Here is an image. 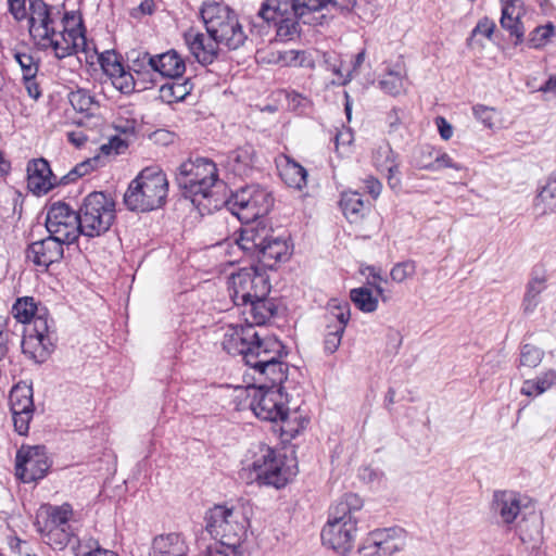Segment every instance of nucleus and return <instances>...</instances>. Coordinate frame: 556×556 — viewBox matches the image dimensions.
<instances>
[{"instance_id": "f257e3e1", "label": "nucleus", "mask_w": 556, "mask_h": 556, "mask_svg": "<svg viewBox=\"0 0 556 556\" xmlns=\"http://www.w3.org/2000/svg\"><path fill=\"white\" fill-rule=\"evenodd\" d=\"M175 180L186 199H190L199 211L218 208L220 203L213 200V188L218 181L216 164L207 157L189 159L176 172Z\"/></svg>"}, {"instance_id": "f03ea898", "label": "nucleus", "mask_w": 556, "mask_h": 556, "mask_svg": "<svg viewBox=\"0 0 556 556\" xmlns=\"http://www.w3.org/2000/svg\"><path fill=\"white\" fill-rule=\"evenodd\" d=\"M363 507V500L355 493L345 494L330 509L329 519L321 530V542L340 555L354 546L357 532L355 514Z\"/></svg>"}, {"instance_id": "7ed1b4c3", "label": "nucleus", "mask_w": 556, "mask_h": 556, "mask_svg": "<svg viewBox=\"0 0 556 556\" xmlns=\"http://www.w3.org/2000/svg\"><path fill=\"white\" fill-rule=\"evenodd\" d=\"M168 193V180L159 167L143 168L124 194V204L131 212H150L162 207Z\"/></svg>"}, {"instance_id": "20e7f679", "label": "nucleus", "mask_w": 556, "mask_h": 556, "mask_svg": "<svg viewBox=\"0 0 556 556\" xmlns=\"http://www.w3.org/2000/svg\"><path fill=\"white\" fill-rule=\"evenodd\" d=\"M200 16L207 35L229 50H237L245 42L248 37L238 15L227 4L216 1L203 2Z\"/></svg>"}, {"instance_id": "39448f33", "label": "nucleus", "mask_w": 556, "mask_h": 556, "mask_svg": "<svg viewBox=\"0 0 556 556\" xmlns=\"http://www.w3.org/2000/svg\"><path fill=\"white\" fill-rule=\"evenodd\" d=\"M204 521L215 543L239 551L249 527V519L241 509L214 505L205 513Z\"/></svg>"}, {"instance_id": "423d86ee", "label": "nucleus", "mask_w": 556, "mask_h": 556, "mask_svg": "<svg viewBox=\"0 0 556 556\" xmlns=\"http://www.w3.org/2000/svg\"><path fill=\"white\" fill-rule=\"evenodd\" d=\"M248 396L251 397L250 408L255 416L270 422H282V431L291 437L299 433L303 424L293 427L289 419L290 408L287 407L288 395L283 388H270L267 383L252 384L247 388Z\"/></svg>"}, {"instance_id": "0eeeda50", "label": "nucleus", "mask_w": 556, "mask_h": 556, "mask_svg": "<svg viewBox=\"0 0 556 556\" xmlns=\"http://www.w3.org/2000/svg\"><path fill=\"white\" fill-rule=\"evenodd\" d=\"M288 352L283 343L276 337H267L262 350L255 355L248 354L249 366L254 371L257 384L267 383L270 388H283L288 378L289 366L282 362Z\"/></svg>"}, {"instance_id": "6e6552de", "label": "nucleus", "mask_w": 556, "mask_h": 556, "mask_svg": "<svg viewBox=\"0 0 556 556\" xmlns=\"http://www.w3.org/2000/svg\"><path fill=\"white\" fill-rule=\"evenodd\" d=\"M78 211L81 236L88 238L104 235L116 218L114 199L102 191H93L85 197Z\"/></svg>"}, {"instance_id": "1a4fd4ad", "label": "nucleus", "mask_w": 556, "mask_h": 556, "mask_svg": "<svg viewBox=\"0 0 556 556\" xmlns=\"http://www.w3.org/2000/svg\"><path fill=\"white\" fill-rule=\"evenodd\" d=\"M250 453L253 454L250 465L251 473L260 485L280 489L295 475L290 466L285 465L282 457L265 443L254 445Z\"/></svg>"}, {"instance_id": "9d476101", "label": "nucleus", "mask_w": 556, "mask_h": 556, "mask_svg": "<svg viewBox=\"0 0 556 556\" xmlns=\"http://www.w3.org/2000/svg\"><path fill=\"white\" fill-rule=\"evenodd\" d=\"M223 204L241 223L254 222L269 213L274 198L258 185H248L236 190Z\"/></svg>"}, {"instance_id": "9b49d317", "label": "nucleus", "mask_w": 556, "mask_h": 556, "mask_svg": "<svg viewBox=\"0 0 556 556\" xmlns=\"http://www.w3.org/2000/svg\"><path fill=\"white\" fill-rule=\"evenodd\" d=\"M229 296L240 307L254 296H265L270 292L269 278L257 265L239 268L229 276Z\"/></svg>"}, {"instance_id": "f8f14e48", "label": "nucleus", "mask_w": 556, "mask_h": 556, "mask_svg": "<svg viewBox=\"0 0 556 556\" xmlns=\"http://www.w3.org/2000/svg\"><path fill=\"white\" fill-rule=\"evenodd\" d=\"M268 25H274L279 41H291L300 37V21L309 24L303 16L293 14L289 1L264 0L257 14Z\"/></svg>"}, {"instance_id": "ddd939ff", "label": "nucleus", "mask_w": 556, "mask_h": 556, "mask_svg": "<svg viewBox=\"0 0 556 556\" xmlns=\"http://www.w3.org/2000/svg\"><path fill=\"white\" fill-rule=\"evenodd\" d=\"M268 336H263L254 325H228L225 329L222 345L230 355H240L245 365L249 364L248 354L255 355L263 348Z\"/></svg>"}, {"instance_id": "4468645a", "label": "nucleus", "mask_w": 556, "mask_h": 556, "mask_svg": "<svg viewBox=\"0 0 556 556\" xmlns=\"http://www.w3.org/2000/svg\"><path fill=\"white\" fill-rule=\"evenodd\" d=\"M52 462L45 445L23 444L15 455V476L24 483L37 482L49 472Z\"/></svg>"}, {"instance_id": "2eb2a0df", "label": "nucleus", "mask_w": 556, "mask_h": 556, "mask_svg": "<svg viewBox=\"0 0 556 556\" xmlns=\"http://www.w3.org/2000/svg\"><path fill=\"white\" fill-rule=\"evenodd\" d=\"M79 211L73 210L62 201L52 203L47 213V231L66 242V245L74 243L80 232Z\"/></svg>"}, {"instance_id": "dca6fc26", "label": "nucleus", "mask_w": 556, "mask_h": 556, "mask_svg": "<svg viewBox=\"0 0 556 556\" xmlns=\"http://www.w3.org/2000/svg\"><path fill=\"white\" fill-rule=\"evenodd\" d=\"M61 10L46 3L43 0H28V33L36 45L40 40L48 39V35H56V17Z\"/></svg>"}, {"instance_id": "f3484780", "label": "nucleus", "mask_w": 556, "mask_h": 556, "mask_svg": "<svg viewBox=\"0 0 556 556\" xmlns=\"http://www.w3.org/2000/svg\"><path fill=\"white\" fill-rule=\"evenodd\" d=\"M65 241L49 233L47 238L31 242L26 249V258L38 267L49 268L59 263L64 256Z\"/></svg>"}, {"instance_id": "a211bd4d", "label": "nucleus", "mask_w": 556, "mask_h": 556, "mask_svg": "<svg viewBox=\"0 0 556 556\" xmlns=\"http://www.w3.org/2000/svg\"><path fill=\"white\" fill-rule=\"evenodd\" d=\"M237 244L244 253L254 257L261 248L273 237V229L263 219L242 223Z\"/></svg>"}, {"instance_id": "6ab92c4d", "label": "nucleus", "mask_w": 556, "mask_h": 556, "mask_svg": "<svg viewBox=\"0 0 556 556\" xmlns=\"http://www.w3.org/2000/svg\"><path fill=\"white\" fill-rule=\"evenodd\" d=\"M184 40L190 53L201 65L206 66L217 60L222 43L212 39L208 35L190 28L184 34Z\"/></svg>"}, {"instance_id": "aec40b11", "label": "nucleus", "mask_w": 556, "mask_h": 556, "mask_svg": "<svg viewBox=\"0 0 556 556\" xmlns=\"http://www.w3.org/2000/svg\"><path fill=\"white\" fill-rule=\"evenodd\" d=\"M127 68L139 81V90H147L156 85V65L153 54L147 51L134 50L127 55Z\"/></svg>"}, {"instance_id": "412c9836", "label": "nucleus", "mask_w": 556, "mask_h": 556, "mask_svg": "<svg viewBox=\"0 0 556 556\" xmlns=\"http://www.w3.org/2000/svg\"><path fill=\"white\" fill-rule=\"evenodd\" d=\"M330 314L337 323L327 325V333L324 339V350L327 354H333L341 344L345 327L351 317L350 304L348 302L331 304Z\"/></svg>"}, {"instance_id": "4be33fe9", "label": "nucleus", "mask_w": 556, "mask_h": 556, "mask_svg": "<svg viewBox=\"0 0 556 556\" xmlns=\"http://www.w3.org/2000/svg\"><path fill=\"white\" fill-rule=\"evenodd\" d=\"M27 174L28 188L35 193H47L58 185V178L45 159L30 161L27 165Z\"/></svg>"}, {"instance_id": "5701e85b", "label": "nucleus", "mask_w": 556, "mask_h": 556, "mask_svg": "<svg viewBox=\"0 0 556 556\" xmlns=\"http://www.w3.org/2000/svg\"><path fill=\"white\" fill-rule=\"evenodd\" d=\"M368 535L382 556H392L406 545V532L401 527L376 529Z\"/></svg>"}, {"instance_id": "b1692460", "label": "nucleus", "mask_w": 556, "mask_h": 556, "mask_svg": "<svg viewBox=\"0 0 556 556\" xmlns=\"http://www.w3.org/2000/svg\"><path fill=\"white\" fill-rule=\"evenodd\" d=\"M240 307H243L242 315L245 323L254 325V328L265 325L277 314V305L268 295L254 296Z\"/></svg>"}, {"instance_id": "393cba45", "label": "nucleus", "mask_w": 556, "mask_h": 556, "mask_svg": "<svg viewBox=\"0 0 556 556\" xmlns=\"http://www.w3.org/2000/svg\"><path fill=\"white\" fill-rule=\"evenodd\" d=\"M290 255V247L287 240L273 235L253 258L257 260L264 270L265 268H275L278 263L288 261Z\"/></svg>"}, {"instance_id": "a878e982", "label": "nucleus", "mask_w": 556, "mask_h": 556, "mask_svg": "<svg viewBox=\"0 0 556 556\" xmlns=\"http://www.w3.org/2000/svg\"><path fill=\"white\" fill-rule=\"evenodd\" d=\"M72 510L68 505L48 506L38 513L35 527L39 533L49 530L70 529Z\"/></svg>"}, {"instance_id": "bb28decb", "label": "nucleus", "mask_w": 556, "mask_h": 556, "mask_svg": "<svg viewBox=\"0 0 556 556\" xmlns=\"http://www.w3.org/2000/svg\"><path fill=\"white\" fill-rule=\"evenodd\" d=\"M492 509L505 525H511L520 514L519 494L513 491H495Z\"/></svg>"}, {"instance_id": "cd10ccee", "label": "nucleus", "mask_w": 556, "mask_h": 556, "mask_svg": "<svg viewBox=\"0 0 556 556\" xmlns=\"http://www.w3.org/2000/svg\"><path fill=\"white\" fill-rule=\"evenodd\" d=\"M150 556H188V546L179 533L160 534L152 541Z\"/></svg>"}, {"instance_id": "c85d7f7f", "label": "nucleus", "mask_w": 556, "mask_h": 556, "mask_svg": "<svg viewBox=\"0 0 556 556\" xmlns=\"http://www.w3.org/2000/svg\"><path fill=\"white\" fill-rule=\"evenodd\" d=\"M546 270L542 266H534L531 271V278L527 283V290L522 301L526 314L533 313L539 305L540 294L546 289Z\"/></svg>"}, {"instance_id": "c756f323", "label": "nucleus", "mask_w": 556, "mask_h": 556, "mask_svg": "<svg viewBox=\"0 0 556 556\" xmlns=\"http://www.w3.org/2000/svg\"><path fill=\"white\" fill-rule=\"evenodd\" d=\"M521 0H509L502 8L501 26L508 30L510 36L516 37V45L521 42L525 36V28L520 21L522 15Z\"/></svg>"}, {"instance_id": "7c9ffc66", "label": "nucleus", "mask_w": 556, "mask_h": 556, "mask_svg": "<svg viewBox=\"0 0 556 556\" xmlns=\"http://www.w3.org/2000/svg\"><path fill=\"white\" fill-rule=\"evenodd\" d=\"M55 338H41L24 334L22 340V352L36 364L45 363L54 350Z\"/></svg>"}, {"instance_id": "2f4dec72", "label": "nucleus", "mask_w": 556, "mask_h": 556, "mask_svg": "<svg viewBox=\"0 0 556 556\" xmlns=\"http://www.w3.org/2000/svg\"><path fill=\"white\" fill-rule=\"evenodd\" d=\"M155 61V76L163 78L176 79L180 78L185 71L186 64L184 59L175 50L164 53L153 54Z\"/></svg>"}, {"instance_id": "473e14b6", "label": "nucleus", "mask_w": 556, "mask_h": 556, "mask_svg": "<svg viewBox=\"0 0 556 556\" xmlns=\"http://www.w3.org/2000/svg\"><path fill=\"white\" fill-rule=\"evenodd\" d=\"M254 149L252 146H243L227 153L223 162L225 168L235 176H248L252 170Z\"/></svg>"}, {"instance_id": "72a5a7b5", "label": "nucleus", "mask_w": 556, "mask_h": 556, "mask_svg": "<svg viewBox=\"0 0 556 556\" xmlns=\"http://www.w3.org/2000/svg\"><path fill=\"white\" fill-rule=\"evenodd\" d=\"M66 31L71 28L56 29V35H48V39L38 41L35 46L40 51L53 50L54 56L58 60H63L67 56L74 55L75 42L67 36Z\"/></svg>"}, {"instance_id": "f704fd0d", "label": "nucleus", "mask_w": 556, "mask_h": 556, "mask_svg": "<svg viewBox=\"0 0 556 556\" xmlns=\"http://www.w3.org/2000/svg\"><path fill=\"white\" fill-rule=\"evenodd\" d=\"M340 208L350 223H358L369 210L363 195L357 191H344L341 193Z\"/></svg>"}, {"instance_id": "c9c22d12", "label": "nucleus", "mask_w": 556, "mask_h": 556, "mask_svg": "<svg viewBox=\"0 0 556 556\" xmlns=\"http://www.w3.org/2000/svg\"><path fill=\"white\" fill-rule=\"evenodd\" d=\"M33 387L26 381L16 383L10 392L11 412L35 410Z\"/></svg>"}, {"instance_id": "e433bc0d", "label": "nucleus", "mask_w": 556, "mask_h": 556, "mask_svg": "<svg viewBox=\"0 0 556 556\" xmlns=\"http://www.w3.org/2000/svg\"><path fill=\"white\" fill-rule=\"evenodd\" d=\"M280 167V177L291 188L302 190L307 184V170L298 162L286 156Z\"/></svg>"}, {"instance_id": "4c0bfd02", "label": "nucleus", "mask_w": 556, "mask_h": 556, "mask_svg": "<svg viewBox=\"0 0 556 556\" xmlns=\"http://www.w3.org/2000/svg\"><path fill=\"white\" fill-rule=\"evenodd\" d=\"M556 384V370L548 369L534 379L525 380L521 387V394L538 396Z\"/></svg>"}, {"instance_id": "58836bf2", "label": "nucleus", "mask_w": 556, "mask_h": 556, "mask_svg": "<svg viewBox=\"0 0 556 556\" xmlns=\"http://www.w3.org/2000/svg\"><path fill=\"white\" fill-rule=\"evenodd\" d=\"M535 207L541 208V214L556 211V170L548 176L546 184L541 188L535 199Z\"/></svg>"}, {"instance_id": "ea45409f", "label": "nucleus", "mask_w": 556, "mask_h": 556, "mask_svg": "<svg viewBox=\"0 0 556 556\" xmlns=\"http://www.w3.org/2000/svg\"><path fill=\"white\" fill-rule=\"evenodd\" d=\"M193 89V83L191 78H180L173 79L170 83H166L161 87V94L163 98H166L170 101H184L187 96L191 93Z\"/></svg>"}, {"instance_id": "a19ab883", "label": "nucleus", "mask_w": 556, "mask_h": 556, "mask_svg": "<svg viewBox=\"0 0 556 556\" xmlns=\"http://www.w3.org/2000/svg\"><path fill=\"white\" fill-rule=\"evenodd\" d=\"M379 87L388 94L399 96L404 90L405 74L401 67L388 71L378 81Z\"/></svg>"}, {"instance_id": "79ce46f5", "label": "nucleus", "mask_w": 556, "mask_h": 556, "mask_svg": "<svg viewBox=\"0 0 556 556\" xmlns=\"http://www.w3.org/2000/svg\"><path fill=\"white\" fill-rule=\"evenodd\" d=\"M112 85L119 90L123 94H131L139 90V81L135 78V75L126 68L123 64L121 71H116L114 75L110 76Z\"/></svg>"}, {"instance_id": "37998d69", "label": "nucleus", "mask_w": 556, "mask_h": 556, "mask_svg": "<svg viewBox=\"0 0 556 556\" xmlns=\"http://www.w3.org/2000/svg\"><path fill=\"white\" fill-rule=\"evenodd\" d=\"M40 309L34 298L24 296L16 300L12 307V314L18 323L28 324Z\"/></svg>"}, {"instance_id": "c03bdc74", "label": "nucleus", "mask_w": 556, "mask_h": 556, "mask_svg": "<svg viewBox=\"0 0 556 556\" xmlns=\"http://www.w3.org/2000/svg\"><path fill=\"white\" fill-rule=\"evenodd\" d=\"M350 299L364 313H372L378 307V299L366 288H355L350 291Z\"/></svg>"}, {"instance_id": "a18cd8bd", "label": "nucleus", "mask_w": 556, "mask_h": 556, "mask_svg": "<svg viewBox=\"0 0 556 556\" xmlns=\"http://www.w3.org/2000/svg\"><path fill=\"white\" fill-rule=\"evenodd\" d=\"M68 101L73 109L79 113L92 114V108L97 105L94 97L89 90L77 88L68 93Z\"/></svg>"}, {"instance_id": "49530a36", "label": "nucleus", "mask_w": 556, "mask_h": 556, "mask_svg": "<svg viewBox=\"0 0 556 556\" xmlns=\"http://www.w3.org/2000/svg\"><path fill=\"white\" fill-rule=\"evenodd\" d=\"M33 327L27 329L25 334L41 337V338H54V331L52 330V324L49 321L47 308H41L36 316L31 319Z\"/></svg>"}, {"instance_id": "de8ad7c7", "label": "nucleus", "mask_w": 556, "mask_h": 556, "mask_svg": "<svg viewBox=\"0 0 556 556\" xmlns=\"http://www.w3.org/2000/svg\"><path fill=\"white\" fill-rule=\"evenodd\" d=\"M66 34L72 38V42H75L76 45V47H74V55L79 52L88 54L90 46L86 37V28L80 15L78 16L77 24L71 28V31H66Z\"/></svg>"}, {"instance_id": "09e8293b", "label": "nucleus", "mask_w": 556, "mask_h": 556, "mask_svg": "<svg viewBox=\"0 0 556 556\" xmlns=\"http://www.w3.org/2000/svg\"><path fill=\"white\" fill-rule=\"evenodd\" d=\"M416 167H418L420 169L432 170V172H435V170H439L442 168H454L456 170H459L462 168V166L459 164L454 163L453 160L451 159V156L445 152L435 153L432 162L418 161L416 163Z\"/></svg>"}, {"instance_id": "8fccbe9b", "label": "nucleus", "mask_w": 556, "mask_h": 556, "mask_svg": "<svg viewBox=\"0 0 556 556\" xmlns=\"http://www.w3.org/2000/svg\"><path fill=\"white\" fill-rule=\"evenodd\" d=\"M544 357V351L540 348L527 343L520 348V366L535 368L538 367Z\"/></svg>"}, {"instance_id": "3c124183", "label": "nucleus", "mask_w": 556, "mask_h": 556, "mask_svg": "<svg viewBox=\"0 0 556 556\" xmlns=\"http://www.w3.org/2000/svg\"><path fill=\"white\" fill-rule=\"evenodd\" d=\"M495 27L496 25L492 20L488 17L481 18L471 30L470 37L467 39L468 46L475 47L476 45H479L482 47L483 45L479 42L477 37L484 36L485 38L491 39Z\"/></svg>"}, {"instance_id": "603ef678", "label": "nucleus", "mask_w": 556, "mask_h": 556, "mask_svg": "<svg viewBox=\"0 0 556 556\" xmlns=\"http://www.w3.org/2000/svg\"><path fill=\"white\" fill-rule=\"evenodd\" d=\"M99 63L103 72L110 77L116 71H121L123 61L122 56L114 50H106L99 55Z\"/></svg>"}, {"instance_id": "864d4df0", "label": "nucleus", "mask_w": 556, "mask_h": 556, "mask_svg": "<svg viewBox=\"0 0 556 556\" xmlns=\"http://www.w3.org/2000/svg\"><path fill=\"white\" fill-rule=\"evenodd\" d=\"M40 534L47 538L48 544L54 545V548L58 549H63L72 539V532L70 529L49 530L47 532H41Z\"/></svg>"}, {"instance_id": "5fc2aeb1", "label": "nucleus", "mask_w": 556, "mask_h": 556, "mask_svg": "<svg viewBox=\"0 0 556 556\" xmlns=\"http://www.w3.org/2000/svg\"><path fill=\"white\" fill-rule=\"evenodd\" d=\"M529 519L532 522V527L529 531L525 529L523 522L527 521L526 519H523L522 522L518 526L519 536L522 542H528L535 539L541 534L542 531L543 522L540 515L533 513L530 515Z\"/></svg>"}, {"instance_id": "6e6d98bb", "label": "nucleus", "mask_w": 556, "mask_h": 556, "mask_svg": "<svg viewBox=\"0 0 556 556\" xmlns=\"http://www.w3.org/2000/svg\"><path fill=\"white\" fill-rule=\"evenodd\" d=\"M555 35V26L552 23H547L543 26H538L530 34L529 42L531 47L539 48L546 43V41Z\"/></svg>"}, {"instance_id": "4d7b16f0", "label": "nucleus", "mask_w": 556, "mask_h": 556, "mask_svg": "<svg viewBox=\"0 0 556 556\" xmlns=\"http://www.w3.org/2000/svg\"><path fill=\"white\" fill-rule=\"evenodd\" d=\"M416 271V265L414 261H405L395 264L391 271L390 276L395 282H403L408 277H412Z\"/></svg>"}, {"instance_id": "13d9d810", "label": "nucleus", "mask_w": 556, "mask_h": 556, "mask_svg": "<svg viewBox=\"0 0 556 556\" xmlns=\"http://www.w3.org/2000/svg\"><path fill=\"white\" fill-rule=\"evenodd\" d=\"M405 111L401 108H392L386 116L387 132L392 136L399 132L403 126Z\"/></svg>"}, {"instance_id": "bf43d9fd", "label": "nucleus", "mask_w": 556, "mask_h": 556, "mask_svg": "<svg viewBox=\"0 0 556 556\" xmlns=\"http://www.w3.org/2000/svg\"><path fill=\"white\" fill-rule=\"evenodd\" d=\"M35 410L11 412L15 431L20 435H26Z\"/></svg>"}, {"instance_id": "052dcab7", "label": "nucleus", "mask_w": 556, "mask_h": 556, "mask_svg": "<svg viewBox=\"0 0 556 556\" xmlns=\"http://www.w3.org/2000/svg\"><path fill=\"white\" fill-rule=\"evenodd\" d=\"M14 58L22 68V73H23L22 78H25V76H29V75H37L38 64L35 62L31 54L16 52L14 54Z\"/></svg>"}, {"instance_id": "680f3d73", "label": "nucleus", "mask_w": 556, "mask_h": 556, "mask_svg": "<svg viewBox=\"0 0 556 556\" xmlns=\"http://www.w3.org/2000/svg\"><path fill=\"white\" fill-rule=\"evenodd\" d=\"M472 113L485 127H493L494 110L492 108L477 104L472 108Z\"/></svg>"}, {"instance_id": "e2e57ef3", "label": "nucleus", "mask_w": 556, "mask_h": 556, "mask_svg": "<svg viewBox=\"0 0 556 556\" xmlns=\"http://www.w3.org/2000/svg\"><path fill=\"white\" fill-rule=\"evenodd\" d=\"M8 10L16 22H22L28 17L26 0H13L8 2Z\"/></svg>"}, {"instance_id": "0e129e2a", "label": "nucleus", "mask_w": 556, "mask_h": 556, "mask_svg": "<svg viewBox=\"0 0 556 556\" xmlns=\"http://www.w3.org/2000/svg\"><path fill=\"white\" fill-rule=\"evenodd\" d=\"M200 556H241V552L214 543L207 546Z\"/></svg>"}, {"instance_id": "69168bd1", "label": "nucleus", "mask_w": 556, "mask_h": 556, "mask_svg": "<svg viewBox=\"0 0 556 556\" xmlns=\"http://www.w3.org/2000/svg\"><path fill=\"white\" fill-rule=\"evenodd\" d=\"M290 63L301 67H314V60L312 54L306 51H290Z\"/></svg>"}, {"instance_id": "338daca9", "label": "nucleus", "mask_w": 556, "mask_h": 556, "mask_svg": "<svg viewBox=\"0 0 556 556\" xmlns=\"http://www.w3.org/2000/svg\"><path fill=\"white\" fill-rule=\"evenodd\" d=\"M358 477L366 483H375L381 481L383 473L370 466H363L358 469Z\"/></svg>"}, {"instance_id": "774afa93", "label": "nucleus", "mask_w": 556, "mask_h": 556, "mask_svg": "<svg viewBox=\"0 0 556 556\" xmlns=\"http://www.w3.org/2000/svg\"><path fill=\"white\" fill-rule=\"evenodd\" d=\"M36 76L37 75H29L23 78V85L27 94L34 100H38L41 97V89L39 84L36 81Z\"/></svg>"}]
</instances>
